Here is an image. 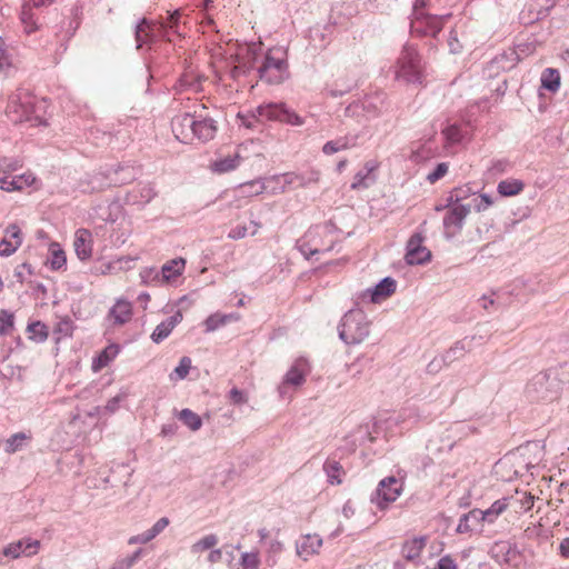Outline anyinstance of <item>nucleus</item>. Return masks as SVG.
I'll use <instances>...</instances> for the list:
<instances>
[{
  "mask_svg": "<svg viewBox=\"0 0 569 569\" xmlns=\"http://www.w3.org/2000/svg\"><path fill=\"white\" fill-rule=\"evenodd\" d=\"M372 366V359L370 358H357L350 366L349 371L352 378H360L365 370L370 369Z\"/></svg>",
  "mask_w": 569,
  "mask_h": 569,
  "instance_id": "obj_44",
  "label": "nucleus"
},
{
  "mask_svg": "<svg viewBox=\"0 0 569 569\" xmlns=\"http://www.w3.org/2000/svg\"><path fill=\"white\" fill-rule=\"evenodd\" d=\"M38 110L37 98L28 90L19 89L9 97L6 116L12 123L46 124V120L38 113Z\"/></svg>",
  "mask_w": 569,
  "mask_h": 569,
  "instance_id": "obj_1",
  "label": "nucleus"
},
{
  "mask_svg": "<svg viewBox=\"0 0 569 569\" xmlns=\"http://www.w3.org/2000/svg\"><path fill=\"white\" fill-rule=\"evenodd\" d=\"M232 318H233L232 315H219V313L211 315L204 321L206 331H208V332L214 331L218 328L224 326Z\"/></svg>",
  "mask_w": 569,
  "mask_h": 569,
  "instance_id": "obj_42",
  "label": "nucleus"
},
{
  "mask_svg": "<svg viewBox=\"0 0 569 569\" xmlns=\"http://www.w3.org/2000/svg\"><path fill=\"white\" fill-rule=\"evenodd\" d=\"M396 77L407 83L422 84L421 60L412 44H406L398 58Z\"/></svg>",
  "mask_w": 569,
  "mask_h": 569,
  "instance_id": "obj_6",
  "label": "nucleus"
},
{
  "mask_svg": "<svg viewBox=\"0 0 569 569\" xmlns=\"http://www.w3.org/2000/svg\"><path fill=\"white\" fill-rule=\"evenodd\" d=\"M40 542L38 540H32L29 538L11 542L7 547H4L2 551H0V565L3 563V557L17 559L22 553H24L26 556H32L38 552Z\"/></svg>",
  "mask_w": 569,
  "mask_h": 569,
  "instance_id": "obj_16",
  "label": "nucleus"
},
{
  "mask_svg": "<svg viewBox=\"0 0 569 569\" xmlns=\"http://www.w3.org/2000/svg\"><path fill=\"white\" fill-rule=\"evenodd\" d=\"M27 331L29 332V338L37 342L46 341L49 336L47 326L41 321H34L29 323L27 327Z\"/></svg>",
  "mask_w": 569,
  "mask_h": 569,
  "instance_id": "obj_40",
  "label": "nucleus"
},
{
  "mask_svg": "<svg viewBox=\"0 0 569 569\" xmlns=\"http://www.w3.org/2000/svg\"><path fill=\"white\" fill-rule=\"evenodd\" d=\"M338 333L346 345H359L370 333V321L362 310L351 309L343 315Z\"/></svg>",
  "mask_w": 569,
  "mask_h": 569,
  "instance_id": "obj_2",
  "label": "nucleus"
},
{
  "mask_svg": "<svg viewBox=\"0 0 569 569\" xmlns=\"http://www.w3.org/2000/svg\"><path fill=\"white\" fill-rule=\"evenodd\" d=\"M403 491V480L395 476H389L380 480L370 501L380 510L386 509L395 502Z\"/></svg>",
  "mask_w": 569,
  "mask_h": 569,
  "instance_id": "obj_8",
  "label": "nucleus"
},
{
  "mask_svg": "<svg viewBox=\"0 0 569 569\" xmlns=\"http://www.w3.org/2000/svg\"><path fill=\"white\" fill-rule=\"evenodd\" d=\"M140 278L144 284L161 286L164 282L161 280L160 269L157 268H144L140 271Z\"/></svg>",
  "mask_w": 569,
  "mask_h": 569,
  "instance_id": "obj_43",
  "label": "nucleus"
},
{
  "mask_svg": "<svg viewBox=\"0 0 569 569\" xmlns=\"http://www.w3.org/2000/svg\"><path fill=\"white\" fill-rule=\"evenodd\" d=\"M259 563L260 560L257 552H244L241 555L240 565L242 569H258Z\"/></svg>",
  "mask_w": 569,
  "mask_h": 569,
  "instance_id": "obj_56",
  "label": "nucleus"
},
{
  "mask_svg": "<svg viewBox=\"0 0 569 569\" xmlns=\"http://www.w3.org/2000/svg\"><path fill=\"white\" fill-rule=\"evenodd\" d=\"M482 510L475 508L469 512L462 515L459 519V523L457 526L458 533H467L475 530H482L485 525V520L481 517Z\"/></svg>",
  "mask_w": 569,
  "mask_h": 569,
  "instance_id": "obj_18",
  "label": "nucleus"
},
{
  "mask_svg": "<svg viewBox=\"0 0 569 569\" xmlns=\"http://www.w3.org/2000/svg\"><path fill=\"white\" fill-rule=\"evenodd\" d=\"M50 257L47 260V263L50 266L52 270H60L67 263L66 252L60 248V246L56 242L51 243L50 248Z\"/></svg>",
  "mask_w": 569,
  "mask_h": 569,
  "instance_id": "obj_34",
  "label": "nucleus"
},
{
  "mask_svg": "<svg viewBox=\"0 0 569 569\" xmlns=\"http://www.w3.org/2000/svg\"><path fill=\"white\" fill-rule=\"evenodd\" d=\"M196 123V113L189 112L177 114L171 120V129L174 137L182 143L193 141V128Z\"/></svg>",
  "mask_w": 569,
  "mask_h": 569,
  "instance_id": "obj_14",
  "label": "nucleus"
},
{
  "mask_svg": "<svg viewBox=\"0 0 569 569\" xmlns=\"http://www.w3.org/2000/svg\"><path fill=\"white\" fill-rule=\"evenodd\" d=\"M560 391V381L548 371L535 375L525 388V395L530 401H552Z\"/></svg>",
  "mask_w": 569,
  "mask_h": 569,
  "instance_id": "obj_5",
  "label": "nucleus"
},
{
  "mask_svg": "<svg viewBox=\"0 0 569 569\" xmlns=\"http://www.w3.org/2000/svg\"><path fill=\"white\" fill-rule=\"evenodd\" d=\"M355 87L356 82L352 79L343 81L340 84L339 80H336L333 86L330 89H328V91L331 97L337 98L350 92Z\"/></svg>",
  "mask_w": 569,
  "mask_h": 569,
  "instance_id": "obj_47",
  "label": "nucleus"
},
{
  "mask_svg": "<svg viewBox=\"0 0 569 569\" xmlns=\"http://www.w3.org/2000/svg\"><path fill=\"white\" fill-rule=\"evenodd\" d=\"M258 62L259 54L254 48L249 47L247 48V54L242 57L238 64L231 69L230 74L233 79H237L240 76L247 74L250 72V70L254 69Z\"/></svg>",
  "mask_w": 569,
  "mask_h": 569,
  "instance_id": "obj_20",
  "label": "nucleus"
},
{
  "mask_svg": "<svg viewBox=\"0 0 569 569\" xmlns=\"http://www.w3.org/2000/svg\"><path fill=\"white\" fill-rule=\"evenodd\" d=\"M14 327V316L6 309H0V336H9Z\"/></svg>",
  "mask_w": 569,
  "mask_h": 569,
  "instance_id": "obj_45",
  "label": "nucleus"
},
{
  "mask_svg": "<svg viewBox=\"0 0 569 569\" xmlns=\"http://www.w3.org/2000/svg\"><path fill=\"white\" fill-rule=\"evenodd\" d=\"M426 1L416 0L410 21V32L417 36H431L437 34L442 30L443 22L450 14L435 16L425 12Z\"/></svg>",
  "mask_w": 569,
  "mask_h": 569,
  "instance_id": "obj_4",
  "label": "nucleus"
},
{
  "mask_svg": "<svg viewBox=\"0 0 569 569\" xmlns=\"http://www.w3.org/2000/svg\"><path fill=\"white\" fill-rule=\"evenodd\" d=\"M471 192V189L467 186L458 187L451 190L448 201L453 202L455 204H460L459 202L466 200Z\"/></svg>",
  "mask_w": 569,
  "mask_h": 569,
  "instance_id": "obj_57",
  "label": "nucleus"
},
{
  "mask_svg": "<svg viewBox=\"0 0 569 569\" xmlns=\"http://www.w3.org/2000/svg\"><path fill=\"white\" fill-rule=\"evenodd\" d=\"M74 251L80 260H87L91 257V232L87 229H79L76 232Z\"/></svg>",
  "mask_w": 569,
  "mask_h": 569,
  "instance_id": "obj_22",
  "label": "nucleus"
},
{
  "mask_svg": "<svg viewBox=\"0 0 569 569\" xmlns=\"http://www.w3.org/2000/svg\"><path fill=\"white\" fill-rule=\"evenodd\" d=\"M525 183L519 179H507L498 183L497 190L503 197H512L520 193Z\"/></svg>",
  "mask_w": 569,
  "mask_h": 569,
  "instance_id": "obj_33",
  "label": "nucleus"
},
{
  "mask_svg": "<svg viewBox=\"0 0 569 569\" xmlns=\"http://www.w3.org/2000/svg\"><path fill=\"white\" fill-rule=\"evenodd\" d=\"M14 184L20 187V190L24 189L26 187H30L36 178L31 173H23L13 176Z\"/></svg>",
  "mask_w": 569,
  "mask_h": 569,
  "instance_id": "obj_63",
  "label": "nucleus"
},
{
  "mask_svg": "<svg viewBox=\"0 0 569 569\" xmlns=\"http://www.w3.org/2000/svg\"><path fill=\"white\" fill-rule=\"evenodd\" d=\"M349 146H348V141L346 138H340V139H337V140H331V141H328L325 143V146L322 147V151L325 154H333L338 151H341V150H345L347 149Z\"/></svg>",
  "mask_w": 569,
  "mask_h": 569,
  "instance_id": "obj_52",
  "label": "nucleus"
},
{
  "mask_svg": "<svg viewBox=\"0 0 569 569\" xmlns=\"http://www.w3.org/2000/svg\"><path fill=\"white\" fill-rule=\"evenodd\" d=\"M259 118L266 120H277L290 126H302L305 119L289 109L284 103H268L257 108Z\"/></svg>",
  "mask_w": 569,
  "mask_h": 569,
  "instance_id": "obj_9",
  "label": "nucleus"
},
{
  "mask_svg": "<svg viewBox=\"0 0 569 569\" xmlns=\"http://www.w3.org/2000/svg\"><path fill=\"white\" fill-rule=\"evenodd\" d=\"M186 261L182 258H176L164 263L161 269V280L168 283L179 277L184 269Z\"/></svg>",
  "mask_w": 569,
  "mask_h": 569,
  "instance_id": "obj_29",
  "label": "nucleus"
},
{
  "mask_svg": "<svg viewBox=\"0 0 569 569\" xmlns=\"http://www.w3.org/2000/svg\"><path fill=\"white\" fill-rule=\"evenodd\" d=\"M142 550L138 549L132 555L117 560L110 569H130L141 556Z\"/></svg>",
  "mask_w": 569,
  "mask_h": 569,
  "instance_id": "obj_50",
  "label": "nucleus"
},
{
  "mask_svg": "<svg viewBox=\"0 0 569 569\" xmlns=\"http://www.w3.org/2000/svg\"><path fill=\"white\" fill-rule=\"evenodd\" d=\"M131 303L122 299H119L108 313V317L113 321V325L117 326L127 323L131 319Z\"/></svg>",
  "mask_w": 569,
  "mask_h": 569,
  "instance_id": "obj_24",
  "label": "nucleus"
},
{
  "mask_svg": "<svg viewBox=\"0 0 569 569\" xmlns=\"http://www.w3.org/2000/svg\"><path fill=\"white\" fill-rule=\"evenodd\" d=\"M239 164V156H228L219 159L212 163V170L218 173L229 172L234 170Z\"/></svg>",
  "mask_w": 569,
  "mask_h": 569,
  "instance_id": "obj_41",
  "label": "nucleus"
},
{
  "mask_svg": "<svg viewBox=\"0 0 569 569\" xmlns=\"http://www.w3.org/2000/svg\"><path fill=\"white\" fill-rule=\"evenodd\" d=\"M427 545V537H415L405 541L402 545V556L408 561H415L420 558L422 550Z\"/></svg>",
  "mask_w": 569,
  "mask_h": 569,
  "instance_id": "obj_26",
  "label": "nucleus"
},
{
  "mask_svg": "<svg viewBox=\"0 0 569 569\" xmlns=\"http://www.w3.org/2000/svg\"><path fill=\"white\" fill-rule=\"evenodd\" d=\"M376 168V163L371 161L366 162L365 167L355 174L351 189L362 190L369 188L376 181L375 176H372Z\"/></svg>",
  "mask_w": 569,
  "mask_h": 569,
  "instance_id": "obj_23",
  "label": "nucleus"
},
{
  "mask_svg": "<svg viewBox=\"0 0 569 569\" xmlns=\"http://www.w3.org/2000/svg\"><path fill=\"white\" fill-rule=\"evenodd\" d=\"M323 470L328 477V482L331 485H340L341 483V473L343 472L342 466L336 461L328 459L323 463Z\"/></svg>",
  "mask_w": 569,
  "mask_h": 569,
  "instance_id": "obj_36",
  "label": "nucleus"
},
{
  "mask_svg": "<svg viewBox=\"0 0 569 569\" xmlns=\"http://www.w3.org/2000/svg\"><path fill=\"white\" fill-rule=\"evenodd\" d=\"M310 372V367L305 358H298L288 372L286 373L282 383L278 390L281 397L284 396L288 387H299L306 381L307 375Z\"/></svg>",
  "mask_w": 569,
  "mask_h": 569,
  "instance_id": "obj_11",
  "label": "nucleus"
},
{
  "mask_svg": "<svg viewBox=\"0 0 569 569\" xmlns=\"http://www.w3.org/2000/svg\"><path fill=\"white\" fill-rule=\"evenodd\" d=\"M191 368V359L189 357H182L179 361V365L174 368L173 372L170 375V378L173 379V375L177 376L178 379H184L189 370Z\"/></svg>",
  "mask_w": 569,
  "mask_h": 569,
  "instance_id": "obj_55",
  "label": "nucleus"
},
{
  "mask_svg": "<svg viewBox=\"0 0 569 569\" xmlns=\"http://www.w3.org/2000/svg\"><path fill=\"white\" fill-rule=\"evenodd\" d=\"M11 67V53L0 38V72Z\"/></svg>",
  "mask_w": 569,
  "mask_h": 569,
  "instance_id": "obj_58",
  "label": "nucleus"
},
{
  "mask_svg": "<svg viewBox=\"0 0 569 569\" xmlns=\"http://www.w3.org/2000/svg\"><path fill=\"white\" fill-rule=\"evenodd\" d=\"M542 88L556 92L560 87V73L557 69L547 68L541 76Z\"/></svg>",
  "mask_w": 569,
  "mask_h": 569,
  "instance_id": "obj_35",
  "label": "nucleus"
},
{
  "mask_svg": "<svg viewBox=\"0 0 569 569\" xmlns=\"http://www.w3.org/2000/svg\"><path fill=\"white\" fill-rule=\"evenodd\" d=\"M386 96L383 93H375L365 97L361 101L362 109L369 117L378 116L385 107Z\"/></svg>",
  "mask_w": 569,
  "mask_h": 569,
  "instance_id": "obj_31",
  "label": "nucleus"
},
{
  "mask_svg": "<svg viewBox=\"0 0 569 569\" xmlns=\"http://www.w3.org/2000/svg\"><path fill=\"white\" fill-rule=\"evenodd\" d=\"M136 178V170L131 166H117L110 168L106 172L96 173L89 184L91 186L88 190L91 192H98L104 188L111 186H121L131 182Z\"/></svg>",
  "mask_w": 569,
  "mask_h": 569,
  "instance_id": "obj_7",
  "label": "nucleus"
},
{
  "mask_svg": "<svg viewBox=\"0 0 569 569\" xmlns=\"http://www.w3.org/2000/svg\"><path fill=\"white\" fill-rule=\"evenodd\" d=\"M425 237L420 232L413 233L407 242L406 262L410 266L423 264L431 259V252L422 242Z\"/></svg>",
  "mask_w": 569,
  "mask_h": 569,
  "instance_id": "obj_12",
  "label": "nucleus"
},
{
  "mask_svg": "<svg viewBox=\"0 0 569 569\" xmlns=\"http://www.w3.org/2000/svg\"><path fill=\"white\" fill-rule=\"evenodd\" d=\"M436 569H458V567L451 556L446 555L438 560Z\"/></svg>",
  "mask_w": 569,
  "mask_h": 569,
  "instance_id": "obj_64",
  "label": "nucleus"
},
{
  "mask_svg": "<svg viewBox=\"0 0 569 569\" xmlns=\"http://www.w3.org/2000/svg\"><path fill=\"white\" fill-rule=\"evenodd\" d=\"M157 192L151 183H139L130 193L129 198L133 203L147 204L154 197Z\"/></svg>",
  "mask_w": 569,
  "mask_h": 569,
  "instance_id": "obj_30",
  "label": "nucleus"
},
{
  "mask_svg": "<svg viewBox=\"0 0 569 569\" xmlns=\"http://www.w3.org/2000/svg\"><path fill=\"white\" fill-rule=\"evenodd\" d=\"M511 500V497H503L501 499L496 500L488 509L482 510L481 517L483 518L485 523H495L498 517L508 509Z\"/></svg>",
  "mask_w": 569,
  "mask_h": 569,
  "instance_id": "obj_28",
  "label": "nucleus"
},
{
  "mask_svg": "<svg viewBox=\"0 0 569 569\" xmlns=\"http://www.w3.org/2000/svg\"><path fill=\"white\" fill-rule=\"evenodd\" d=\"M119 353V347L117 345H110L99 355V357L93 361V369H101L109 365L117 355Z\"/></svg>",
  "mask_w": 569,
  "mask_h": 569,
  "instance_id": "obj_38",
  "label": "nucleus"
},
{
  "mask_svg": "<svg viewBox=\"0 0 569 569\" xmlns=\"http://www.w3.org/2000/svg\"><path fill=\"white\" fill-rule=\"evenodd\" d=\"M179 420L192 431L199 430L202 426L200 416L190 409H182L179 412Z\"/></svg>",
  "mask_w": 569,
  "mask_h": 569,
  "instance_id": "obj_39",
  "label": "nucleus"
},
{
  "mask_svg": "<svg viewBox=\"0 0 569 569\" xmlns=\"http://www.w3.org/2000/svg\"><path fill=\"white\" fill-rule=\"evenodd\" d=\"M525 52L522 46L509 48L501 53L497 54L489 63V69L496 72L509 71L513 69L521 60V54Z\"/></svg>",
  "mask_w": 569,
  "mask_h": 569,
  "instance_id": "obj_15",
  "label": "nucleus"
},
{
  "mask_svg": "<svg viewBox=\"0 0 569 569\" xmlns=\"http://www.w3.org/2000/svg\"><path fill=\"white\" fill-rule=\"evenodd\" d=\"M490 556L500 565L517 567L520 563L521 555L515 543L510 541H497L490 548Z\"/></svg>",
  "mask_w": 569,
  "mask_h": 569,
  "instance_id": "obj_13",
  "label": "nucleus"
},
{
  "mask_svg": "<svg viewBox=\"0 0 569 569\" xmlns=\"http://www.w3.org/2000/svg\"><path fill=\"white\" fill-rule=\"evenodd\" d=\"M30 439L24 432H17L6 440L4 451L7 453H14L22 450L26 446V441Z\"/></svg>",
  "mask_w": 569,
  "mask_h": 569,
  "instance_id": "obj_37",
  "label": "nucleus"
},
{
  "mask_svg": "<svg viewBox=\"0 0 569 569\" xmlns=\"http://www.w3.org/2000/svg\"><path fill=\"white\" fill-rule=\"evenodd\" d=\"M260 66H256L259 78L267 84H280L288 77V63L280 50H269L259 54Z\"/></svg>",
  "mask_w": 569,
  "mask_h": 569,
  "instance_id": "obj_3",
  "label": "nucleus"
},
{
  "mask_svg": "<svg viewBox=\"0 0 569 569\" xmlns=\"http://www.w3.org/2000/svg\"><path fill=\"white\" fill-rule=\"evenodd\" d=\"M127 397V391H120L117 396L108 400L104 407L106 411H108L109 413L116 412L120 406V402L123 401Z\"/></svg>",
  "mask_w": 569,
  "mask_h": 569,
  "instance_id": "obj_59",
  "label": "nucleus"
},
{
  "mask_svg": "<svg viewBox=\"0 0 569 569\" xmlns=\"http://www.w3.org/2000/svg\"><path fill=\"white\" fill-rule=\"evenodd\" d=\"M472 339L463 338L459 341H456L453 346H451L443 355L442 361L445 366H449L452 362L461 359L471 348Z\"/></svg>",
  "mask_w": 569,
  "mask_h": 569,
  "instance_id": "obj_25",
  "label": "nucleus"
},
{
  "mask_svg": "<svg viewBox=\"0 0 569 569\" xmlns=\"http://www.w3.org/2000/svg\"><path fill=\"white\" fill-rule=\"evenodd\" d=\"M28 6H29V3L24 4L22 8L21 22L24 26L26 32L31 33V32H34L36 30H38L39 26L37 23V20L34 18L33 13L31 12V9L28 8Z\"/></svg>",
  "mask_w": 569,
  "mask_h": 569,
  "instance_id": "obj_46",
  "label": "nucleus"
},
{
  "mask_svg": "<svg viewBox=\"0 0 569 569\" xmlns=\"http://www.w3.org/2000/svg\"><path fill=\"white\" fill-rule=\"evenodd\" d=\"M13 176L2 174L0 176V188L3 191L12 192L20 191V187L14 184Z\"/></svg>",
  "mask_w": 569,
  "mask_h": 569,
  "instance_id": "obj_61",
  "label": "nucleus"
},
{
  "mask_svg": "<svg viewBox=\"0 0 569 569\" xmlns=\"http://www.w3.org/2000/svg\"><path fill=\"white\" fill-rule=\"evenodd\" d=\"M442 134L446 140L450 143H458L462 140V131L458 124H449L445 129H442Z\"/></svg>",
  "mask_w": 569,
  "mask_h": 569,
  "instance_id": "obj_51",
  "label": "nucleus"
},
{
  "mask_svg": "<svg viewBox=\"0 0 569 569\" xmlns=\"http://www.w3.org/2000/svg\"><path fill=\"white\" fill-rule=\"evenodd\" d=\"M397 288V282L391 277H386L379 281L371 291L372 301H377L379 298H386L391 296Z\"/></svg>",
  "mask_w": 569,
  "mask_h": 569,
  "instance_id": "obj_32",
  "label": "nucleus"
},
{
  "mask_svg": "<svg viewBox=\"0 0 569 569\" xmlns=\"http://www.w3.org/2000/svg\"><path fill=\"white\" fill-rule=\"evenodd\" d=\"M218 131L217 121L210 117L196 114L193 128V140L207 142L216 137Z\"/></svg>",
  "mask_w": 569,
  "mask_h": 569,
  "instance_id": "obj_17",
  "label": "nucleus"
},
{
  "mask_svg": "<svg viewBox=\"0 0 569 569\" xmlns=\"http://www.w3.org/2000/svg\"><path fill=\"white\" fill-rule=\"evenodd\" d=\"M218 543V538L216 535H207L200 540H198L196 543L192 545L191 550L192 552H201L208 549L213 548Z\"/></svg>",
  "mask_w": 569,
  "mask_h": 569,
  "instance_id": "obj_48",
  "label": "nucleus"
},
{
  "mask_svg": "<svg viewBox=\"0 0 569 569\" xmlns=\"http://www.w3.org/2000/svg\"><path fill=\"white\" fill-rule=\"evenodd\" d=\"M6 238L20 247L23 241L22 231L16 223H10L4 230Z\"/></svg>",
  "mask_w": 569,
  "mask_h": 569,
  "instance_id": "obj_54",
  "label": "nucleus"
},
{
  "mask_svg": "<svg viewBox=\"0 0 569 569\" xmlns=\"http://www.w3.org/2000/svg\"><path fill=\"white\" fill-rule=\"evenodd\" d=\"M447 171H448V164L446 162H440V163L437 164L435 170L427 176V180L430 183H435L436 181H438L442 177H445Z\"/></svg>",
  "mask_w": 569,
  "mask_h": 569,
  "instance_id": "obj_60",
  "label": "nucleus"
},
{
  "mask_svg": "<svg viewBox=\"0 0 569 569\" xmlns=\"http://www.w3.org/2000/svg\"><path fill=\"white\" fill-rule=\"evenodd\" d=\"M470 213V206L455 204L449 208L443 217V229L446 238L457 236L465 224V219Z\"/></svg>",
  "mask_w": 569,
  "mask_h": 569,
  "instance_id": "obj_10",
  "label": "nucleus"
},
{
  "mask_svg": "<svg viewBox=\"0 0 569 569\" xmlns=\"http://www.w3.org/2000/svg\"><path fill=\"white\" fill-rule=\"evenodd\" d=\"M182 312L177 310L172 316L160 322L151 335V339L156 343H160L170 336L178 323L182 321Z\"/></svg>",
  "mask_w": 569,
  "mask_h": 569,
  "instance_id": "obj_19",
  "label": "nucleus"
},
{
  "mask_svg": "<svg viewBox=\"0 0 569 569\" xmlns=\"http://www.w3.org/2000/svg\"><path fill=\"white\" fill-rule=\"evenodd\" d=\"M153 22L148 20L147 18H142L138 21L134 27V39L137 43V49H141L144 43L153 41L152 33Z\"/></svg>",
  "mask_w": 569,
  "mask_h": 569,
  "instance_id": "obj_27",
  "label": "nucleus"
},
{
  "mask_svg": "<svg viewBox=\"0 0 569 569\" xmlns=\"http://www.w3.org/2000/svg\"><path fill=\"white\" fill-rule=\"evenodd\" d=\"M21 168H22L21 160L17 159V158H7V157L1 158L2 174L11 176L12 172H14Z\"/></svg>",
  "mask_w": 569,
  "mask_h": 569,
  "instance_id": "obj_53",
  "label": "nucleus"
},
{
  "mask_svg": "<svg viewBox=\"0 0 569 569\" xmlns=\"http://www.w3.org/2000/svg\"><path fill=\"white\" fill-rule=\"evenodd\" d=\"M322 539L318 535H306L296 545L297 553L305 560L318 552Z\"/></svg>",
  "mask_w": 569,
  "mask_h": 569,
  "instance_id": "obj_21",
  "label": "nucleus"
},
{
  "mask_svg": "<svg viewBox=\"0 0 569 569\" xmlns=\"http://www.w3.org/2000/svg\"><path fill=\"white\" fill-rule=\"evenodd\" d=\"M492 204V199L489 194H481L479 197L472 198L469 203L466 206H470V210L475 209L477 212H481L487 210Z\"/></svg>",
  "mask_w": 569,
  "mask_h": 569,
  "instance_id": "obj_49",
  "label": "nucleus"
},
{
  "mask_svg": "<svg viewBox=\"0 0 569 569\" xmlns=\"http://www.w3.org/2000/svg\"><path fill=\"white\" fill-rule=\"evenodd\" d=\"M18 246L6 237L0 241V256L9 257L18 250Z\"/></svg>",
  "mask_w": 569,
  "mask_h": 569,
  "instance_id": "obj_62",
  "label": "nucleus"
}]
</instances>
